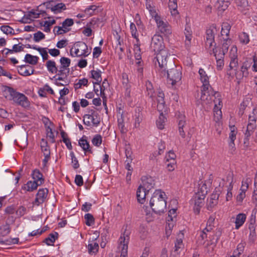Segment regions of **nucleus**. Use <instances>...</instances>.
Here are the masks:
<instances>
[{
  "label": "nucleus",
  "mask_w": 257,
  "mask_h": 257,
  "mask_svg": "<svg viewBox=\"0 0 257 257\" xmlns=\"http://www.w3.org/2000/svg\"><path fill=\"white\" fill-rule=\"evenodd\" d=\"M92 204L90 203L85 202L81 206V210L85 212H88L91 209Z\"/></svg>",
  "instance_id": "774afa93"
},
{
  "label": "nucleus",
  "mask_w": 257,
  "mask_h": 257,
  "mask_svg": "<svg viewBox=\"0 0 257 257\" xmlns=\"http://www.w3.org/2000/svg\"><path fill=\"white\" fill-rule=\"evenodd\" d=\"M237 9L241 12L243 13L248 10L249 7L247 0H235Z\"/></svg>",
  "instance_id": "2eb2a0df"
},
{
  "label": "nucleus",
  "mask_w": 257,
  "mask_h": 257,
  "mask_svg": "<svg viewBox=\"0 0 257 257\" xmlns=\"http://www.w3.org/2000/svg\"><path fill=\"white\" fill-rule=\"evenodd\" d=\"M216 60V67L217 69L218 70H221L223 66L224 65V60L223 58H215Z\"/></svg>",
  "instance_id": "e2e57ef3"
},
{
  "label": "nucleus",
  "mask_w": 257,
  "mask_h": 257,
  "mask_svg": "<svg viewBox=\"0 0 257 257\" xmlns=\"http://www.w3.org/2000/svg\"><path fill=\"white\" fill-rule=\"evenodd\" d=\"M73 20L71 19H66L62 23V27L66 28L73 25Z\"/></svg>",
  "instance_id": "338daca9"
},
{
  "label": "nucleus",
  "mask_w": 257,
  "mask_h": 257,
  "mask_svg": "<svg viewBox=\"0 0 257 257\" xmlns=\"http://www.w3.org/2000/svg\"><path fill=\"white\" fill-rule=\"evenodd\" d=\"M151 49L156 53V58L158 63L168 59L170 55L168 50L165 48L163 39L161 36L155 35L152 38Z\"/></svg>",
  "instance_id": "7ed1b4c3"
},
{
  "label": "nucleus",
  "mask_w": 257,
  "mask_h": 257,
  "mask_svg": "<svg viewBox=\"0 0 257 257\" xmlns=\"http://www.w3.org/2000/svg\"><path fill=\"white\" fill-rule=\"evenodd\" d=\"M150 13L152 17H154L160 32L165 36H168L170 35L172 33L170 27L161 19L160 17L158 15L156 11L152 12L150 10Z\"/></svg>",
  "instance_id": "39448f33"
},
{
  "label": "nucleus",
  "mask_w": 257,
  "mask_h": 257,
  "mask_svg": "<svg viewBox=\"0 0 257 257\" xmlns=\"http://www.w3.org/2000/svg\"><path fill=\"white\" fill-rule=\"evenodd\" d=\"M230 41L231 40L229 39L228 37L224 39V42L222 44V47L221 48L223 50V51L227 53L228 47L230 45Z\"/></svg>",
  "instance_id": "5fc2aeb1"
},
{
  "label": "nucleus",
  "mask_w": 257,
  "mask_h": 257,
  "mask_svg": "<svg viewBox=\"0 0 257 257\" xmlns=\"http://www.w3.org/2000/svg\"><path fill=\"white\" fill-rule=\"evenodd\" d=\"M167 118L164 114L160 115L159 118L156 121V124L157 127L160 130H162L164 128L165 123Z\"/></svg>",
  "instance_id": "c756f323"
},
{
  "label": "nucleus",
  "mask_w": 257,
  "mask_h": 257,
  "mask_svg": "<svg viewBox=\"0 0 257 257\" xmlns=\"http://www.w3.org/2000/svg\"><path fill=\"white\" fill-rule=\"evenodd\" d=\"M240 42L243 44H247L249 41V36L246 33L242 32L239 36Z\"/></svg>",
  "instance_id": "49530a36"
},
{
  "label": "nucleus",
  "mask_w": 257,
  "mask_h": 257,
  "mask_svg": "<svg viewBox=\"0 0 257 257\" xmlns=\"http://www.w3.org/2000/svg\"><path fill=\"white\" fill-rule=\"evenodd\" d=\"M101 73V71L99 70L91 71V77L96 81L95 82L97 84H99V83H100L102 81Z\"/></svg>",
  "instance_id": "a878e982"
},
{
  "label": "nucleus",
  "mask_w": 257,
  "mask_h": 257,
  "mask_svg": "<svg viewBox=\"0 0 257 257\" xmlns=\"http://www.w3.org/2000/svg\"><path fill=\"white\" fill-rule=\"evenodd\" d=\"M218 204V201H214L211 199L208 201L206 204V208L208 210L211 211L212 209Z\"/></svg>",
  "instance_id": "8fccbe9b"
},
{
  "label": "nucleus",
  "mask_w": 257,
  "mask_h": 257,
  "mask_svg": "<svg viewBox=\"0 0 257 257\" xmlns=\"http://www.w3.org/2000/svg\"><path fill=\"white\" fill-rule=\"evenodd\" d=\"M237 47L235 46H233L232 47L230 53H229V56L230 59H235L237 58Z\"/></svg>",
  "instance_id": "4d7b16f0"
},
{
  "label": "nucleus",
  "mask_w": 257,
  "mask_h": 257,
  "mask_svg": "<svg viewBox=\"0 0 257 257\" xmlns=\"http://www.w3.org/2000/svg\"><path fill=\"white\" fill-rule=\"evenodd\" d=\"M79 42H76L75 43L73 46L70 49V54L72 56H80V55L79 54Z\"/></svg>",
  "instance_id": "2f4dec72"
},
{
  "label": "nucleus",
  "mask_w": 257,
  "mask_h": 257,
  "mask_svg": "<svg viewBox=\"0 0 257 257\" xmlns=\"http://www.w3.org/2000/svg\"><path fill=\"white\" fill-rule=\"evenodd\" d=\"M246 219V215L243 213L238 214L235 219V228L238 229L244 223Z\"/></svg>",
  "instance_id": "412c9836"
},
{
  "label": "nucleus",
  "mask_w": 257,
  "mask_h": 257,
  "mask_svg": "<svg viewBox=\"0 0 257 257\" xmlns=\"http://www.w3.org/2000/svg\"><path fill=\"white\" fill-rule=\"evenodd\" d=\"M250 181L249 178H246L245 181H242V185L240 189L241 192L245 193L248 188V183Z\"/></svg>",
  "instance_id": "6e6d98bb"
},
{
  "label": "nucleus",
  "mask_w": 257,
  "mask_h": 257,
  "mask_svg": "<svg viewBox=\"0 0 257 257\" xmlns=\"http://www.w3.org/2000/svg\"><path fill=\"white\" fill-rule=\"evenodd\" d=\"M84 218L86 225L90 226L94 224L95 219L91 214L87 213L85 214Z\"/></svg>",
  "instance_id": "bb28decb"
},
{
  "label": "nucleus",
  "mask_w": 257,
  "mask_h": 257,
  "mask_svg": "<svg viewBox=\"0 0 257 257\" xmlns=\"http://www.w3.org/2000/svg\"><path fill=\"white\" fill-rule=\"evenodd\" d=\"M33 49L34 50H36L40 52V53L41 55L42 58L44 60H46L48 59L49 56H48L47 52L46 50V48L37 47H33Z\"/></svg>",
  "instance_id": "f704fd0d"
},
{
  "label": "nucleus",
  "mask_w": 257,
  "mask_h": 257,
  "mask_svg": "<svg viewBox=\"0 0 257 257\" xmlns=\"http://www.w3.org/2000/svg\"><path fill=\"white\" fill-rule=\"evenodd\" d=\"M159 70L162 77H167V82L172 86L180 81L182 78V73L179 67H177L174 61L169 57L158 63Z\"/></svg>",
  "instance_id": "f257e3e1"
},
{
  "label": "nucleus",
  "mask_w": 257,
  "mask_h": 257,
  "mask_svg": "<svg viewBox=\"0 0 257 257\" xmlns=\"http://www.w3.org/2000/svg\"><path fill=\"white\" fill-rule=\"evenodd\" d=\"M217 31V30L215 25L211 26L206 30V40L205 42V46L206 47H208L209 48H211L213 46V43L214 44V46L216 45V43L214 41V36Z\"/></svg>",
  "instance_id": "0eeeda50"
},
{
  "label": "nucleus",
  "mask_w": 257,
  "mask_h": 257,
  "mask_svg": "<svg viewBox=\"0 0 257 257\" xmlns=\"http://www.w3.org/2000/svg\"><path fill=\"white\" fill-rule=\"evenodd\" d=\"M129 233L128 232H127L126 230H125L124 233L120 236L119 239L120 244L121 246V254L120 257L127 256L128 243L129 242Z\"/></svg>",
  "instance_id": "423d86ee"
},
{
  "label": "nucleus",
  "mask_w": 257,
  "mask_h": 257,
  "mask_svg": "<svg viewBox=\"0 0 257 257\" xmlns=\"http://www.w3.org/2000/svg\"><path fill=\"white\" fill-rule=\"evenodd\" d=\"M91 114H85L83 116V122L88 126L92 125Z\"/></svg>",
  "instance_id": "603ef678"
},
{
  "label": "nucleus",
  "mask_w": 257,
  "mask_h": 257,
  "mask_svg": "<svg viewBox=\"0 0 257 257\" xmlns=\"http://www.w3.org/2000/svg\"><path fill=\"white\" fill-rule=\"evenodd\" d=\"M39 58L36 56H33L29 54H27L25 57L24 61L30 64L36 65L37 64Z\"/></svg>",
  "instance_id": "5701e85b"
},
{
  "label": "nucleus",
  "mask_w": 257,
  "mask_h": 257,
  "mask_svg": "<svg viewBox=\"0 0 257 257\" xmlns=\"http://www.w3.org/2000/svg\"><path fill=\"white\" fill-rule=\"evenodd\" d=\"M231 26L228 23H223L222 25V29L221 34L222 36L225 35L227 37L229 36V31Z\"/></svg>",
  "instance_id": "cd10ccee"
},
{
  "label": "nucleus",
  "mask_w": 257,
  "mask_h": 257,
  "mask_svg": "<svg viewBox=\"0 0 257 257\" xmlns=\"http://www.w3.org/2000/svg\"><path fill=\"white\" fill-rule=\"evenodd\" d=\"M203 85L201 87V93H209V88L211 87L209 82L202 83Z\"/></svg>",
  "instance_id": "bf43d9fd"
},
{
  "label": "nucleus",
  "mask_w": 257,
  "mask_h": 257,
  "mask_svg": "<svg viewBox=\"0 0 257 257\" xmlns=\"http://www.w3.org/2000/svg\"><path fill=\"white\" fill-rule=\"evenodd\" d=\"M87 27H84V30L82 31V33L87 37H89L91 35L92 30L90 26H88V24L86 25Z\"/></svg>",
  "instance_id": "052dcab7"
},
{
  "label": "nucleus",
  "mask_w": 257,
  "mask_h": 257,
  "mask_svg": "<svg viewBox=\"0 0 257 257\" xmlns=\"http://www.w3.org/2000/svg\"><path fill=\"white\" fill-rule=\"evenodd\" d=\"M60 62L61 63L60 67L63 68H68L70 64V59L64 57H63L60 59Z\"/></svg>",
  "instance_id": "a19ab883"
},
{
  "label": "nucleus",
  "mask_w": 257,
  "mask_h": 257,
  "mask_svg": "<svg viewBox=\"0 0 257 257\" xmlns=\"http://www.w3.org/2000/svg\"><path fill=\"white\" fill-rule=\"evenodd\" d=\"M99 83V84H97V85L99 86V88L100 89L99 94L101 97L105 96V94L104 93L105 89L107 87H109V84L107 80V79H105L101 85Z\"/></svg>",
  "instance_id": "393cba45"
},
{
  "label": "nucleus",
  "mask_w": 257,
  "mask_h": 257,
  "mask_svg": "<svg viewBox=\"0 0 257 257\" xmlns=\"http://www.w3.org/2000/svg\"><path fill=\"white\" fill-rule=\"evenodd\" d=\"M231 0H217L216 6L218 11L224 12L230 4Z\"/></svg>",
  "instance_id": "f3484780"
},
{
  "label": "nucleus",
  "mask_w": 257,
  "mask_h": 257,
  "mask_svg": "<svg viewBox=\"0 0 257 257\" xmlns=\"http://www.w3.org/2000/svg\"><path fill=\"white\" fill-rule=\"evenodd\" d=\"M81 49H83V51L81 53V56L86 57L91 53V49H88L85 43L81 42Z\"/></svg>",
  "instance_id": "37998d69"
},
{
  "label": "nucleus",
  "mask_w": 257,
  "mask_h": 257,
  "mask_svg": "<svg viewBox=\"0 0 257 257\" xmlns=\"http://www.w3.org/2000/svg\"><path fill=\"white\" fill-rule=\"evenodd\" d=\"M18 73L21 75L24 76H30L33 74L35 70L32 69V67L29 65H23L18 66Z\"/></svg>",
  "instance_id": "9b49d317"
},
{
  "label": "nucleus",
  "mask_w": 257,
  "mask_h": 257,
  "mask_svg": "<svg viewBox=\"0 0 257 257\" xmlns=\"http://www.w3.org/2000/svg\"><path fill=\"white\" fill-rule=\"evenodd\" d=\"M134 51H135V57L137 60H140L142 59V56L141 54V48L140 45L137 44L134 46Z\"/></svg>",
  "instance_id": "4c0bfd02"
},
{
  "label": "nucleus",
  "mask_w": 257,
  "mask_h": 257,
  "mask_svg": "<svg viewBox=\"0 0 257 257\" xmlns=\"http://www.w3.org/2000/svg\"><path fill=\"white\" fill-rule=\"evenodd\" d=\"M70 156L71 158V163L72 164L73 168L74 169H78L79 167V164L78 163V161L77 159L76 158V157L74 155V154L73 152H71L70 153Z\"/></svg>",
  "instance_id": "79ce46f5"
},
{
  "label": "nucleus",
  "mask_w": 257,
  "mask_h": 257,
  "mask_svg": "<svg viewBox=\"0 0 257 257\" xmlns=\"http://www.w3.org/2000/svg\"><path fill=\"white\" fill-rule=\"evenodd\" d=\"M169 8L171 10V13L172 15H176L178 14L177 9V3H172L171 2H169Z\"/></svg>",
  "instance_id": "09e8293b"
},
{
  "label": "nucleus",
  "mask_w": 257,
  "mask_h": 257,
  "mask_svg": "<svg viewBox=\"0 0 257 257\" xmlns=\"http://www.w3.org/2000/svg\"><path fill=\"white\" fill-rule=\"evenodd\" d=\"M19 239L18 238H9L5 240V244L11 245L18 243Z\"/></svg>",
  "instance_id": "13d9d810"
},
{
  "label": "nucleus",
  "mask_w": 257,
  "mask_h": 257,
  "mask_svg": "<svg viewBox=\"0 0 257 257\" xmlns=\"http://www.w3.org/2000/svg\"><path fill=\"white\" fill-rule=\"evenodd\" d=\"M48 190L47 188L40 189L36 194L34 203L37 206L42 204L47 198Z\"/></svg>",
  "instance_id": "1a4fd4ad"
},
{
  "label": "nucleus",
  "mask_w": 257,
  "mask_h": 257,
  "mask_svg": "<svg viewBox=\"0 0 257 257\" xmlns=\"http://www.w3.org/2000/svg\"><path fill=\"white\" fill-rule=\"evenodd\" d=\"M220 193L219 188H215V190L211 195L210 199L214 201H218Z\"/></svg>",
  "instance_id": "3c124183"
},
{
  "label": "nucleus",
  "mask_w": 257,
  "mask_h": 257,
  "mask_svg": "<svg viewBox=\"0 0 257 257\" xmlns=\"http://www.w3.org/2000/svg\"><path fill=\"white\" fill-rule=\"evenodd\" d=\"M38 182L37 181H29L27 182V183L25 185L24 187L25 189L27 190L28 191H33L34 190H36L38 186H40Z\"/></svg>",
  "instance_id": "b1692460"
},
{
  "label": "nucleus",
  "mask_w": 257,
  "mask_h": 257,
  "mask_svg": "<svg viewBox=\"0 0 257 257\" xmlns=\"http://www.w3.org/2000/svg\"><path fill=\"white\" fill-rule=\"evenodd\" d=\"M81 148L84 151L85 155H87L88 154L92 153L89 144L86 140V137L85 136L81 137Z\"/></svg>",
  "instance_id": "4468645a"
},
{
  "label": "nucleus",
  "mask_w": 257,
  "mask_h": 257,
  "mask_svg": "<svg viewBox=\"0 0 257 257\" xmlns=\"http://www.w3.org/2000/svg\"><path fill=\"white\" fill-rule=\"evenodd\" d=\"M34 181L38 182L39 185H42L44 182V178L43 174L38 169H35L32 174Z\"/></svg>",
  "instance_id": "dca6fc26"
},
{
  "label": "nucleus",
  "mask_w": 257,
  "mask_h": 257,
  "mask_svg": "<svg viewBox=\"0 0 257 257\" xmlns=\"http://www.w3.org/2000/svg\"><path fill=\"white\" fill-rule=\"evenodd\" d=\"M178 119V129L180 136L184 138L185 137V133L183 128L186 125L185 116L181 114L180 112L177 114Z\"/></svg>",
  "instance_id": "9d476101"
},
{
  "label": "nucleus",
  "mask_w": 257,
  "mask_h": 257,
  "mask_svg": "<svg viewBox=\"0 0 257 257\" xmlns=\"http://www.w3.org/2000/svg\"><path fill=\"white\" fill-rule=\"evenodd\" d=\"M88 250L90 254L96 253L98 251L99 245L96 242L89 243L87 245Z\"/></svg>",
  "instance_id": "7c9ffc66"
},
{
  "label": "nucleus",
  "mask_w": 257,
  "mask_h": 257,
  "mask_svg": "<svg viewBox=\"0 0 257 257\" xmlns=\"http://www.w3.org/2000/svg\"><path fill=\"white\" fill-rule=\"evenodd\" d=\"M50 9L52 12L56 13L58 12H60L61 10H65L66 6L63 3H59L54 6H52Z\"/></svg>",
  "instance_id": "e433bc0d"
},
{
  "label": "nucleus",
  "mask_w": 257,
  "mask_h": 257,
  "mask_svg": "<svg viewBox=\"0 0 257 257\" xmlns=\"http://www.w3.org/2000/svg\"><path fill=\"white\" fill-rule=\"evenodd\" d=\"M205 197L201 196L200 193H195L193 196L190 201L192 204L194 205V211L195 213H199L200 208L203 205Z\"/></svg>",
  "instance_id": "6e6552de"
},
{
  "label": "nucleus",
  "mask_w": 257,
  "mask_h": 257,
  "mask_svg": "<svg viewBox=\"0 0 257 257\" xmlns=\"http://www.w3.org/2000/svg\"><path fill=\"white\" fill-rule=\"evenodd\" d=\"M89 112L91 114L92 125L98 126L100 122V117L98 113L94 110H91Z\"/></svg>",
  "instance_id": "aec40b11"
},
{
  "label": "nucleus",
  "mask_w": 257,
  "mask_h": 257,
  "mask_svg": "<svg viewBox=\"0 0 257 257\" xmlns=\"http://www.w3.org/2000/svg\"><path fill=\"white\" fill-rule=\"evenodd\" d=\"M46 66L48 71L52 73H56L58 71V67L56 66L55 61L48 60L46 63Z\"/></svg>",
  "instance_id": "4be33fe9"
},
{
  "label": "nucleus",
  "mask_w": 257,
  "mask_h": 257,
  "mask_svg": "<svg viewBox=\"0 0 257 257\" xmlns=\"http://www.w3.org/2000/svg\"><path fill=\"white\" fill-rule=\"evenodd\" d=\"M198 72L200 76V80L202 83L209 82V77L203 69L200 68Z\"/></svg>",
  "instance_id": "c9c22d12"
},
{
  "label": "nucleus",
  "mask_w": 257,
  "mask_h": 257,
  "mask_svg": "<svg viewBox=\"0 0 257 257\" xmlns=\"http://www.w3.org/2000/svg\"><path fill=\"white\" fill-rule=\"evenodd\" d=\"M147 190L143 188L142 185H140L137 191V198L138 202L141 204H144L146 200V196L148 193Z\"/></svg>",
  "instance_id": "f8f14e48"
},
{
  "label": "nucleus",
  "mask_w": 257,
  "mask_h": 257,
  "mask_svg": "<svg viewBox=\"0 0 257 257\" xmlns=\"http://www.w3.org/2000/svg\"><path fill=\"white\" fill-rule=\"evenodd\" d=\"M143 187L147 190V192L153 188L155 185L154 180L151 177H143L142 179Z\"/></svg>",
  "instance_id": "ddd939ff"
},
{
  "label": "nucleus",
  "mask_w": 257,
  "mask_h": 257,
  "mask_svg": "<svg viewBox=\"0 0 257 257\" xmlns=\"http://www.w3.org/2000/svg\"><path fill=\"white\" fill-rule=\"evenodd\" d=\"M5 93L10 94V100H13L17 104L26 108L30 106V102L27 97L24 94L16 91L14 88L7 87L5 90Z\"/></svg>",
  "instance_id": "20e7f679"
},
{
  "label": "nucleus",
  "mask_w": 257,
  "mask_h": 257,
  "mask_svg": "<svg viewBox=\"0 0 257 257\" xmlns=\"http://www.w3.org/2000/svg\"><path fill=\"white\" fill-rule=\"evenodd\" d=\"M102 52L101 49L99 47H96L93 49V55L94 58H98Z\"/></svg>",
  "instance_id": "69168bd1"
},
{
  "label": "nucleus",
  "mask_w": 257,
  "mask_h": 257,
  "mask_svg": "<svg viewBox=\"0 0 257 257\" xmlns=\"http://www.w3.org/2000/svg\"><path fill=\"white\" fill-rule=\"evenodd\" d=\"M1 30L6 34H15L14 29L9 26L3 25L1 27Z\"/></svg>",
  "instance_id": "58836bf2"
},
{
  "label": "nucleus",
  "mask_w": 257,
  "mask_h": 257,
  "mask_svg": "<svg viewBox=\"0 0 257 257\" xmlns=\"http://www.w3.org/2000/svg\"><path fill=\"white\" fill-rule=\"evenodd\" d=\"M45 35L41 31H38L34 34V40L36 42H38L41 40L44 39Z\"/></svg>",
  "instance_id": "a18cd8bd"
},
{
  "label": "nucleus",
  "mask_w": 257,
  "mask_h": 257,
  "mask_svg": "<svg viewBox=\"0 0 257 257\" xmlns=\"http://www.w3.org/2000/svg\"><path fill=\"white\" fill-rule=\"evenodd\" d=\"M176 156L173 151H170L168 152V156L166 157V161L169 162L170 160L171 161H173V160H175Z\"/></svg>",
  "instance_id": "0e129e2a"
},
{
  "label": "nucleus",
  "mask_w": 257,
  "mask_h": 257,
  "mask_svg": "<svg viewBox=\"0 0 257 257\" xmlns=\"http://www.w3.org/2000/svg\"><path fill=\"white\" fill-rule=\"evenodd\" d=\"M166 194L161 190H157L153 194L150 200V206L156 214H161L167 210Z\"/></svg>",
  "instance_id": "f03ea898"
},
{
  "label": "nucleus",
  "mask_w": 257,
  "mask_h": 257,
  "mask_svg": "<svg viewBox=\"0 0 257 257\" xmlns=\"http://www.w3.org/2000/svg\"><path fill=\"white\" fill-rule=\"evenodd\" d=\"M58 233L57 232H55L54 233H50L49 234L48 237L44 240L43 242L48 245H53L55 240L58 239Z\"/></svg>",
  "instance_id": "a211bd4d"
},
{
  "label": "nucleus",
  "mask_w": 257,
  "mask_h": 257,
  "mask_svg": "<svg viewBox=\"0 0 257 257\" xmlns=\"http://www.w3.org/2000/svg\"><path fill=\"white\" fill-rule=\"evenodd\" d=\"M222 48H217L215 47L212 49V52L215 58H224V56L226 52L223 51Z\"/></svg>",
  "instance_id": "c85d7f7f"
},
{
  "label": "nucleus",
  "mask_w": 257,
  "mask_h": 257,
  "mask_svg": "<svg viewBox=\"0 0 257 257\" xmlns=\"http://www.w3.org/2000/svg\"><path fill=\"white\" fill-rule=\"evenodd\" d=\"M56 23V21L55 20H53L52 21H46L44 22V24L43 26L45 27L44 31L46 32H49L50 31V27L52 25H54Z\"/></svg>",
  "instance_id": "de8ad7c7"
},
{
  "label": "nucleus",
  "mask_w": 257,
  "mask_h": 257,
  "mask_svg": "<svg viewBox=\"0 0 257 257\" xmlns=\"http://www.w3.org/2000/svg\"><path fill=\"white\" fill-rule=\"evenodd\" d=\"M69 72V68H63L62 67H58V71L56 73L57 74L53 78H56L57 76H63L64 77H67Z\"/></svg>",
  "instance_id": "72a5a7b5"
},
{
  "label": "nucleus",
  "mask_w": 257,
  "mask_h": 257,
  "mask_svg": "<svg viewBox=\"0 0 257 257\" xmlns=\"http://www.w3.org/2000/svg\"><path fill=\"white\" fill-rule=\"evenodd\" d=\"M157 110L160 112V115L163 114L164 112H166L167 108L163 99L158 100Z\"/></svg>",
  "instance_id": "473e14b6"
},
{
  "label": "nucleus",
  "mask_w": 257,
  "mask_h": 257,
  "mask_svg": "<svg viewBox=\"0 0 257 257\" xmlns=\"http://www.w3.org/2000/svg\"><path fill=\"white\" fill-rule=\"evenodd\" d=\"M47 136L48 138H49L51 140V143H54L55 142V136H54V133L52 132V129L50 127H48V132H47Z\"/></svg>",
  "instance_id": "680f3d73"
},
{
  "label": "nucleus",
  "mask_w": 257,
  "mask_h": 257,
  "mask_svg": "<svg viewBox=\"0 0 257 257\" xmlns=\"http://www.w3.org/2000/svg\"><path fill=\"white\" fill-rule=\"evenodd\" d=\"M92 144L96 146L99 147L102 143V137L99 135H95L92 140Z\"/></svg>",
  "instance_id": "c03bdc74"
},
{
  "label": "nucleus",
  "mask_w": 257,
  "mask_h": 257,
  "mask_svg": "<svg viewBox=\"0 0 257 257\" xmlns=\"http://www.w3.org/2000/svg\"><path fill=\"white\" fill-rule=\"evenodd\" d=\"M207 192L208 189L207 185L205 183H204L199 187V190L196 193H200L201 196L205 197L206 195L207 194Z\"/></svg>",
  "instance_id": "ea45409f"
},
{
  "label": "nucleus",
  "mask_w": 257,
  "mask_h": 257,
  "mask_svg": "<svg viewBox=\"0 0 257 257\" xmlns=\"http://www.w3.org/2000/svg\"><path fill=\"white\" fill-rule=\"evenodd\" d=\"M200 99L204 103H209V100L211 99L210 93H201Z\"/></svg>",
  "instance_id": "864d4df0"
},
{
  "label": "nucleus",
  "mask_w": 257,
  "mask_h": 257,
  "mask_svg": "<svg viewBox=\"0 0 257 257\" xmlns=\"http://www.w3.org/2000/svg\"><path fill=\"white\" fill-rule=\"evenodd\" d=\"M97 7L95 5H91L88 8H86L84 11V14H81V18L84 17H89L93 15L96 10Z\"/></svg>",
  "instance_id": "6ab92c4d"
}]
</instances>
